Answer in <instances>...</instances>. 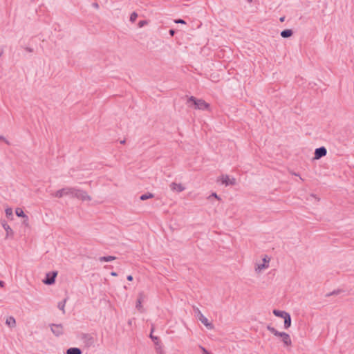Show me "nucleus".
<instances>
[{
    "label": "nucleus",
    "mask_w": 354,
    "mask_h": 354,
    "mask_svg": "<svg viewBox=\"0 0 354 354\" xmlns=\"http://www.w3.org/2000/svg\"><path fill=\"white\" fill-rule=\"evenodd\" d=\"M188 103H192V106L196 109L199 110H209L210 104L206 102L203 99H198L194 96H190L187 100Z\"/></svg>",
    "instance_id": "obj_1"
},
{
    "label": "nucleus",
    "mask_w": 354,
    "mask_h": 354,
    "mask_svg": "<svg viewBox=\"0 0 354 354\" xmlns=\"http://www.w3.org/2000/svg\"><path fill=\"white\" fill-rule=\"evenodd\" d=\"M72 196L75 197L78 199H80L83 201H91V197L88 195L86 192L82 190V189L75 188V187H73V189Z\"/></svg>",
    "instance_id": "obj_2"
},
{
    "label": "nucleus",
    "mask_w": 354,
    "mask_h": 354,
    "mask_svg": "<svg viewBox=\"0 0 354 354\" xmlns=\"http://www.w3.org/2000/svg\"><path fill=\"white\" fill-rule=\"evenodd\" d=\"M194 311L196 317L208 328L212 329L213 324L208 321V319L203 315L198 308L194 307Z\"/></svg>",
    "instance_id": "obj_3"
},
{
    "label": "nucleus",
    "mask_w": 354,
    "mask_h": 354,
    "mask_svg": "<svg viewBox=\"0 0 354 354\" xmlns=\"http://www.w3.org/2000/svg\"><path fill=\"white\" fill-rule=\"evenodd\" d=\"M153 328H151V331L149 337L151 339V340L153 341V342L155 345V348H156V353H157V354H164L163 350L162 348L161 341L158 337L154 336L153 335Z\"/></svg>",
    "instance_id": "obj_4"
},
{
    "label": "nucleus",
    "mask_w": 354,
    "mask_h": 354,
    "mask_svg": "<svg viewBox=\"0 0 354 354\" xmlns=\"http://www.w3.org/2000/svg\"><path fill=\"white\" fill-rule=\"evenodd\" d=\"M57 271H52L46 274L45 278L43 279V283L46 285H53L55 282L56 277L57 276Z\"/></svg>",
    "instance_id": "obj_5"
},
{
    "label": "nucleus",
    "mask_w": 354,
    "mask_h": 354,
    "mask_svg": "<svg viewBox=\"0 0 354 354\" xmlns=\"http://www.w3.org/2000/svg\"><path fill=\"white\" fill-rule=\"evenodd\" d=\"M73 187H64L57 191L53 196L57 198H62L64 196H72Z\"/></svg>",
    "instance_id": "obj_6"
},
{
    "label": "nucleus",
    "mask_w": 354,
    "mask_h": 354,
    "mask_svg": "<svg viewBox=\"0 0 354 354\" xmlns=\"http://www.w3.org/2000/svg\"><path fill=\"white\" fill-rule=\"evenodd\" d=\"M81 339L82 340L83 343L85 346L87 347H89L94 344V339L93 337L88 333H82L81 335Z\"/></svg>",
    "instance_id": "obj_7"
},
{
    "label": "nucleus",
    "mask_w": 354,
    "mask_h": 354,
    "mask_svg": "<svg viewBox=\"0 0 354 354\" xmlns=\"http://www.w3.org/2000/svg\"><path fill=\"white\" fill-rule=\"evenodd\" d=\"M327 153V149L325 147L322 146L315 149L314 153V159L319 160L322 157L325 156Z\"/></svg>",
    "instance_id": "obj_8"
},
{
    "label": "nucleus",
    "mask_w": 354,
    "mask_h": 354,
    "mask_svg": "<svg viewBox=\"0 0 354 354\" xmlns=\"http://www.w3.org/2000/svg\"><path fill=\"white\" fill-rule=\"evenodd\" d=\"M50 327L52 333L57 337H59L64 333L63 326L62 324H50Z\"/></svg>",
    "instance_id": "obj_9"
},
{
    "label": "nucleus",
    "mask_w": 354,
    "mask_h": 354,
    "mask_svg": "<svg viewBox=\"0 0 354 354\" xmlns=\"http://www.w3.org/2000/svg\"><path fill=\"white\" fill-rule=\"evenodd\" d=\"M221 181L223 184H225L226 186L227 185H234L236 184V179L232 178H230L227 175H222L221 176Z\"/></svg>",
    "instance_id": "obj_10"
},
{
    "label": "nucleus",
    "mask_w": 354,
    "mask_h": 354,
    "mask_svg": "<svg viewBox=\"0 0 354 354\" xmlns=\"http://www.w3.org/2000/svg\"><path fill=\"white\" fill-rule=\"evenodd\" d=\"M145 298V295L143 292H140L138 294V298H137V301H136V308L140 312L142 311V302L143 301V299Z\"/></svg>",
    "instance_id": "obj_11"
},
{
    "label": "nucleus",
    "mask_w": 354,
    "mask_h": 354,
    "mask_svg": "<svg viewBox=\"0 0 354 354\" xmlns=\"http://www.w3.org/2000/svg\"><path fill=\"white\" fill-rule=\"evenodd\" d=\"M269 261H270V258L268 257V256L265 255V257L263 258V263L257 265V268H256V270H261L268 268Z\"/></svg>",
    "instance_id": "obj_12"
},
{
    "label": "nucleus",
    "mask_w": 354,
    "mask_h": 354,
    "mask_svg": "<svg viewBox=\"0 0 354 354\" xmlns=\"http://www.w3.org/2000/svg\"><path fill=\"white\" fill-rule=\"evenodd\" d=\"M266 328L271 333H272L274 336L279 337L281 338L283 337V336L286 333L285 332H279V331H278L276 328H274V327L271 326L270 325H268Z\"/></svg>",
    "instance_id": "obj_13"
},
{
    "label": "nucleus",
    "mask_w": 354,
    "mask_h": 354,
    "mask_svg": "<svg viewBox=\"0 0 354 354\" xmlns=\"http://www.w3.org/2000/svg\"><path fill=\"white\" fill-rule=\"evenodd\" d=\"M266 328L271 333H272L274 336L279 337L281 338L283 337V336L286 333L285 332H279V331H278L276 328H274V327L271 326L270 325H268Z\"/></svg>",
    "instance_id": "obj_14"
},
{
    "label": "nucleus",
    "mask_w": 354,
    "mask_h": 354,
    "mask_svg": "<svg viewBox=\"0 0 354 354\" xmlns=\"http://www.w3.org/2000/svg\"><path fill=\"white\" fill-rule=\"evenodd\" d=\"M1 224L3 227V229L6 232V238L13 235V230L12 228L7 224L6 221H1Z\"/></svg>",
    "instance_id": "obj_15"
},
{
    "label": "nucleus",
    "mask_w": 354,
    "mask_h": 354,
    "mask_svg": "<svg viewBox=\"0 0 354 354\" xmlns=\"http://www.w3.org/2000/svg\"><path fill=\"white\" fill-rule=\"evenodd\" d=\"M170 187L172 190L176 191L177 192H181L185 189V187L181 184H178L176 183H172L170 185Z\"/></svg>",
    "instance_id": "obj_16"
},
{
    "label": "nucleus",
    "mask_w": 354,
    "mask_h": 354,
    "mask_svg": "<svg viewBox=\"0 0 354 354\" xmlns=\"http://www.w3.org/2000/svg\"><path fill=\"white\" fill-rule=\"evenodd\" d=\"M293 30L291 29H284L280 33V35L283 38H288L290 37L293 35Z\"/></svg>",
    "instance_id": "obj_17"
},
{
    "label": "nucleus",
    "mask_w": 354,
    "mask_h": 354,
    "mask_svg": "<svg viewBox=\"0 0 354 354\" xmlns=\"http://www.w3.org/2000/svg\"><path fill=\"white\" fill-rule=\"evenodd\" d=\"M283 319H284V328L285 329L289 328L291 326V322H292L291 316H290V313H288V315H286V316H285Z\"/></svg>",
    "instance_id": "obj_18"
},
{
    "label": "nucleus",
    "mask_w": 354,
    "mask_h": 354,
    "mask_svg": "<svg viewBox=\"0 0 354 354\" xmlns=\"http://www.w3.org/2000/svg\"><path fill=\"white\" fill-rule=\"evenodd\" d=\"M281 341L284 344L285 346H288L292 344L291 339L290 335L288 333H285L283 337H281Z\"/></svg>",
    "instance_id": "obj_19"
},
{
    "label": "nucleus",
    "mask_w": 354,
    "mask_h": 354,
    "mask_svg": "<svg viewBox=\"0 0 354 354\" xmlns=\"http://www.w3.org/2000/svg\"><path fill=\"white\" fill-rule=\"evenodd\" d=\"M66 354H82V351L80 348L71 347L66 350Z\"/></svg>",
    "instance_id": "obj_20"
},
{
    "label": "nucleus",
    "mask_w": 354,
    "mask_h": 354,
    "mask_svg": "<svg viewBox=\"0 0 354 354\" xmlns=\"http://www.w3.org/2000/svg\"><path fill=\"white\" fill-rule=\"evenodd\" d=\"M273 314L278 317L284 318L288 313L277 309H274L272 311Z\"/></svg>",
    "instance_id": "obj_21"
},
{
    "label": "nucleus",
    "mask_w": 354,
    "mask_h": 354,
    "mask_svg": "<svg viewBox=\"0 0 354 354\" xmlns=\"http://www.w3.org/2000/svg\"><path fill=\"white\" fill-rule=\"evenodd\" d=\"M116 259L115 256H104L99 258L100 262H109L113 261Z\"/></svg>",
    "instance_id": "obj_22"
},
{
    "label": "nucleus",
    "mask_w": 354,
    "mask_h": 354,
    "mask_svg": "<svg viewBox=\"0 0 354 354\" xmlns=\"http://www.w3.org/2000/svg\"><path fill=\"white\" fill-rule=\"evenodd\" d=\"M15 214L19 217H22L23 218L27 219V215L24 212L21 208L17 207L15 209Z\"/></svg>",
    "instance_id": "obj_23"
},
{
    "label": "nucleus",
    "mask_w": 354,
    "mask_h": 354,
    "mask_svg": "<svg viewBox=\"0 0 354 354\" xmlns=\"http://www.w3.org/2000/svg\"><path fill=\"white\" fill-rule=\"evenodd\" d=\"M153 197H154V195L153 194H151L150 192H147V193L142 194L140 196V199L141 201H145V200H147V199H149V198H152Z\"/></svg>",
    "instance_id": "obj_24"
},
{
    "label": "nucleus",
    "mask_w": 354,
    "mask_h": 354,
    "mask_svg": "<svg viewBox=\"0 0 354 354\" xmlns=\"http://www.w3.org/2000/svg\"><path fill=\"white\" fill-rule=\"evenodd\" d=\"M6 212V216L8 219H12L13 218V214H12V209L10 207H8L5 210Z\"/></svg>",
    "instance_id": "obj_25"
},
{
    "label": "nucleus",
    "mask_w": 354,
    "mask_h": 354,
    "mask_svg": "<svg viewBox=\"0 0 354 354\" xmlns=\"http://www.w3.org/2000/svg\"><path fill=\"white\" fill-rule=\"evenodd\" d=\"M66 302V299H64L63 301H59L58 303L57 307L59 310H62L63 313H65L64 307Z\"/></svg>",
    "instance_id": "obj_26"
},
{
    "label": "nucleus",
    "mask_w": 354,
    "mask_h": 354,
    "mask_svg": "<svg viewBox=\"0 0 354 354\" xmlns=\"http://www.w3.org/2000/svg\"><path fill=\"white\" fill-rule=\"evenodd\" d=\"M343 290H341V289H338V290H333V292H328L326 295V297H328L330 296H332V295H339V293L342 292Z\"/></svg>",
    "instance_id": "obj_27"
},
{
    "label": "nucleus",
    "mask_w": 354,
    "mask_h": 354,
    "mask_svg": "<svg viewBox=\"0 0 354 354\" xmlns=\"http://www.w3.org/2000/svg\"><path fill=\"white\" fill-rule=\"evenodd\" d=\"M138 18V14L136 12H133L131 15H130V19L129 20L131 21V22H135L136 21Z\"/></svg>",
    "instance_id": "obj_28"
},
{
    "label": "nucleus",
    "mask_w": 354,
    "mask_h": 354,
    "mask_svg": "<svg viewBox=\"0 0 354 354\" xmlns=\"http://www.w3.org/2000/svg\"><path fill=\"white\" fill-rule=\"evenodd\" d=\"M15 319L13 317H10L9 319L6 320V324L10 326H14L15 325Z\"/></svg>",
    "instance_id": "obj_29"
},
{
    "label": "nucleus",
    "mask_w": 354,
    "mask_h": 354,
    "mask_svg": "<svg viewBox=\"0 0 354 354\" xmlns=\"http://www.w3.org/2000/svg\"><path fill=\"white\" fill-rule=\"evenodd\" d=\"M147 24V21H145V20H142V21H140L138 22V26L141 28V27L144 26H145V24Z\"/></svg>",
    "instance_id": "obj_30"
},
{
    "label": "nucleus",
    "mask_w": 354,
    "mask_h": 354,
    "mask_svg": "<svg viewBox=\"0 0 354 354\" xmlns=\"http://www.w3.org/2000/svg\"><path fill=\"white\" fill-rule=\"evenodd\" d=\"M199 348H201L203 354H207V352H209L205 347L202 346H199Z\"/></svg>",
    "instance_id": "obj_31"
},
{
    "label": "nucleus",
    "mask_w": 354,
    "mask_h": 354,
    "mask_svg": "<svg viewBox=\"0 0 354 354\" xmlns=\"http://www.w3.org/2000/svg\"><path fill=\"white\" fill-rule=\"evenodd\" d=\"M175 23L176 24H185V21L182 19H176L175 20Z\"/></svg>",
    "instance_id": "obj_32"
},
{
    "label": "nucleus",
    "mask_w": 354,
    "mask_h": 354,
    "mask_svg": "<svg viewBox=\"0 0 354 354\" xmlns=\"http://www.w3.org/2000/svg\"><path fill=\"white\" fill-rule=\"evenodd\" d=\"M0 141H4L7 145H10V142L3 136H0Z\"/></svg>",
    "instance_id": "obj_33"
},
{
    "label": "nucleus",
    "mask_w": 354,
    "mask_h": 354,
    "mask_svg": "<svg viewBox=\"0 0 354 354\" xmlns=\"http://www.w3.org/2000/svg\"><path fill=\"white\" fill-rule=\"evenodd\" d=\"M175 33H176V30H175L174 29H170V30H169V35H170L171 37L174 36Z\"/></svg>",
    "instance_id": "obj_34"
},
{
    "label": "nucleus",
    "mask_w": 354,
    "mask_h": 354,
    "mask_svg": "<svg viewBox=\"0 0 354 354\" xmlns=\"http://www.w3.org/2000/svg\"><path fill=\"white\" fill-rule=\"evenodd\" d=\"M23 224L25 225L26 226H28V216H27V219L24 218Z\"/></svg>",
    "instance_id": "obj_35"
},
{
    "label": "nucleus",
    "mask_w": 354,
    "mask_h": 354,
    "mask_svg": "<svg viewBox=\"0 0 354 354\" xmlns=\"http://www.w3.org/2000/svg\"><path fill=\"white\" fill-rule=\"evenodd\" d=\"M210 196L214 197V198H216L218 200L221 199L220 197L215 192L212 193Z\"/></svg>",
    "instance_id": "obj_36"
},
{
    "label": "nucleus",
    "mask_w": 354,
    "mask_h": 354,
    "mask_svg": "<svg viewBox=\"0 0 354 354\" xmlns=\"http://www.w3.org/2000/svg\"><path fill=\"white\" fill-rule=\"evenodd\" d=\"M92 6L96 9L99 8V4L97 2L93 3Z\"/></svg>",
    "instance_id": "obj_37"
},
{
    "label": "nucleus",
    "mask_w": 354,
    "mask_h": 354,
    "mask_svg": "<svg viewBox=\"0 0 354 354\" xmlns=\"http://www.w3.org/2000/svg\"><path fill=\"white\" fill-rule=\"evenodd\" d=\"M25 49H26V51H28L29 53L33 52V49L32 48H30V47H26Z\"/></svg>",
    "instance_id": "obj_38"
},
{
    "label": "nucleus",
    "mask_w": 354,
    "mask_h": 354,
    "mask_svg": "<svg viewBox=\"0 0 354 354\" xmlns=\"http://www.w3.org/2000/svg\"><path fill=\"white\" fill-rule=\"evenodd\" d=\"M133 277H132L131 275H128V276L127 277V279L128 281H133Z\"/></svg>",
    "instance_id": "obj_39"
},
{
    "label": "nucleus",
    "mask_w": 354,
    "mask_h": 354,
    "mask_svg": "<svg viewBox=\"0 0 354 354\" xmlns=\"http://www.w3.org/2000/svg\"><path fill=\"white\" fill-rule=\"evenodd\" d=\"M5 282L3 281L0 280V287L3 288L5 286Z\"/></svg>",
    "instance_id": "obj_40"
},
{
    "label": "nucleus",
    "mask_w": 354,
    "mask_h": 354,
    "mask_svg": "<svg viewBox=\"0 0 354 354\" xmlns=\"http://www.w3.org/2000/svg\"><path fill=\"white\" fill-rule=\"evenodd\" d=\"M111 275L113 276V277H116V276H118V273L116 272L113 271L111 272Z\"/></svg>",
    "instance_id": "obj_41"
},
{
    "label": "nucleus",
    "mask_w": 354,
    "mask_h": 354,
    "mask_svg": "<svg viewBox=\"0 0 354 354\" xmlns=\"http://www.w3.org/2000/svg\"><path fill=\"white\" fill-rule=\"evenodd\" d=\"M3 48L1 47L0 48V57L2 56V55L3 54Z\"/></svg>",
    "instance_id": "obj_42"
},
{
    "label": "nucleus",
    "mask_w": 354,
    "mask_h": 354,
    "mask_svg": "<svg viewBox=\"0 0 354 354\" xmlns=\"http://www.w3.org/2000/svg\"><path fill=\"white\" fill-rule=\"evenodd\" d=\"M284 19H285V17H281L279 19V20H280V21H281V22L284 21Z\"/></svg>",
    "instance_id": "obj_43"
},
{
    "label": "nucleus",
    "mask_w": 354,
    "mask_h": 354,
    "mask_svg": "<svg viewBox=\"0 0 354 354\" xmlns=\"http://www.w3.org/2000/svg\"><path fill=\"white\" fill-rule=\"evenodd\" d=\"M120 143L121 144H124L125 143V140H123L120 141Z\"/></svg>",
    "instance_id": "obj_44"
},
{
    "label": "nucleus",
    "mask_w": 354,
    "mask_h": 354,
    "mask_svg": "<svg viewBox=\"0 0 354 354\" xmlns=\"http://www.w3.org/2000/svg\"><path fill=\"white\" fill-rule=\"evenodd\" d=\"M248 3H251L252 0H246Z\"/></svg>",
    "instance_id": "obj_45"
},
{
    "label": "nucleus",
    "mask_w": 354,
    "mask_h": 354,
    "mask_svg": "<svg viewBox=\"0 0 354 354\" xmlns=\"http://www.w3.org/2000/svg\"><path fill=\"white\" fill-rule=\"evenodd\" d=\"M207 354H212L210 352H207Z\"/></svg>",
    "instance_id": "obj_46"
}]
</instances>
